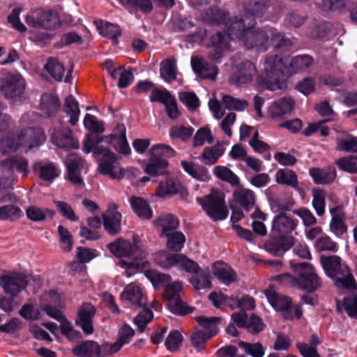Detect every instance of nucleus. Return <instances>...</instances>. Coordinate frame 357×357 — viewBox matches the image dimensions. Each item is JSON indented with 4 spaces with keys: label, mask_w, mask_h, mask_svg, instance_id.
<instances>
[{
    "label": "nucleus",
    "mask_w": 357,
    "mask_h": 357,
    "mask_svg": "<svg viewBox=\"0 0 357 357\" xmlns=\"http://www.w3.org/2000/svg\"><path fill=\"white\" fill-rule=\"evenodd\" d=\"M255 24V18L250 17L238 15L232 18L227 29V36L218 31L211 37L208 53L210 59L220 62L229 52L228 37L243 42L249 49L257 48L260 51H266L269 47L267 27L253 29Z\"/></svg>",
    "instance_id": "1"
},
{
    "label": "nucleus",
    "mask_w": 357,
    "mask_h": 357,
    "mask_svg": "<svg viewBox=\"0 0 357 357\" xmlns=\"http://www.w3.org/2000/svg\"><path fill=\"white\" fill-rule=\"evenodd\" d=\"M46 140V136L39 128H28L21 130L17 138L6 136L1 139L0 149L4 154L22 149L24 152L38 148Z\"/></svg>",
    "instance_id": "2"
},
{
    "label": "nucleus",
    "mask_w": 357,
    "mask_h": 357,
    "mask_svg": "<svg viewBox=\"0 0 357 357\" xmlns=\"http://www.w3.org/2000/svg\"><path fill=\"white\" fill-rule=\"evenodd\" d=\"M321 264L326 274L333 279L334 284L340 289L355 290L357 284L350 269L337 255L329 257L321 256Z\"/></svg>",
    "instance_id": "3"
},
{
    "label": "nucleus",
    "mask_w": 357,
    "mask_h": 357,
    "mask_svg": "<svg viewBox=\"0 0 357 357\" xmlns=\"http://www.w3.org/2000/svg\"><path fill=\"white\" fill-rule=\"evenodd\" d=\"M27 160L18 156H13L0 162V187L10 188L17 181L16 172L26 177L29 174Z\"/></svg>",
    "instance_id": "4"
},
{
    "label": "nucleus",
    "mask_w": 357,
    "mask_h": 357,
    "mask_svg": "<svg viewBox=\"0 0 357 357\" xmlns=\"http://www.w3.org/2000/svg\"><path fill=\"white\" fill-rule=\"evenodd\" d=\"M107 248L117 257H127L130 260H138L146 257V245L137 235H134L132 243L128 241L119 238L109 243Z\"/></svg>",
    "instance_id": "5"
},
{
    "label": "nucleus",
    "mask_w": 357,
    "mask_h": 357,
    "mask_svg": "<svg viewBox=\"0 0 357 357\" xmlns=\"http://www.w3.org/2000/svg\"><path fill=\"white\" fill-rule=\"evenodd\" d=\"M263 70L266 79L257 77V83L267 86L269 89L274 91L280 88V78L287 71V68L283 59L278 55L267 56L263 62Z\"/></svg>",
    "instance_id": "6"
},
{
    "label": "nucleus",
    "mask_w": 357,
    "mask_h": 357,
    "mask_svg": "<svg viewBox=\"0 0 357 357\" xmlns=\"http://www.w3.org/2000/svg\"><path fill=\"white\" fill-rule=\"evenodd\" d=\"M197 199L206 213L213 221L227 218L229 211L225 204L223 192L213 190L209 195Z\"/></svg>",
    "instance_id": "7"
},
{
    "label": "nucleus",
    "mask_w": 357,
    "mask_h": 357,
    "mask_svg": "<svg viewBox=\"0 0 357 357\" xmlns=\"http://www.w3.org/2000/svg\"><path fill=\"white\" fill-rule=\"evenodd\" d=\"M268 301L278 311L282 312V316L286 319H299L303 314L301 305L292 306V302L288 296L278 294L275 290L269 287L264 291Z\"/></svg>",
    "instance_id": "8"
},
{
    "label": "nucleus",
    "mask_w": 357,
    "mask_h": 357,
    "mask_svg": "<svg viewBox=\"0 0 357 357\" xmlns=\"http://www.w3.org/2000/svg\"><path fill=\"white\" fill-rule=\"evenodd\" d=\"M291 268L298 274L297 288L308 292L317 291L321 286V280L314 271V266L309 263H291Z\"/></svg>",
    "instance_id": "9"
},
{
    "label": "nucleus",
    "mask_w": 357,
    "mask_h": 357,
    "mask_svg": "<svg viewBox=\"0 0 357 357\" xmlns=\"http://www.w3.org/2000/svg\"><path fill=\"white\" fill-rule=\"evenodd\" d=\"M96 153H102L98 158L100 161L98 170L102 175L109 176L112 179L121 180L124 176V170L117 160L115 153L108 149H98Z\"/></svg>",
    "instance_id": "10"
},
{
    "label": "nucleus",
    "mask_w": 357,
    "mask_h": 357,
    "mask_svg": "<svg viewBox=\"0 0 357 357\" xmlns=\"http://www.w3.org/2000/svg\"><path fill=\"white\" fill-rule=\"evenodd\" d=\"M182 290L183 282L175 281L167 285L163 292L169 309L172 312L178 315H184L192 312L181 298L180 294Z\"/></svg>",
    "instance_id": "11"
},
{
    "label": "nucleus",
    "mask_w": 357,
    "mask_h": 357,
    "mask_svg": "<svg viewBox=\"0 0 357 357\" xmlns=\"http://www.w3.org/2000/svg\"><path fill=\"white\" fill-rule=\"evenodd\" d=\"M25 89V79L20 73H8L0 79V91L8 99L20 97Z\"/></svg>",
    "instance_id": "12"
},
{
    "label": "nucleus",
    "mask_w": 357,
    "mask_h": 357,
    "mask_svg": "<svg viewBox=\"0 0 357 357\" xmlns=\"http://www.w3.org/2000/svg\"><path fill=\"white\" fill-rule=\"evenodd\" d=\"M28 284L27 278L24 274L13 273L0 277V285L6 294L12 296L17 295L25 289Z\"/></svg>",
    "instance_id": "13"
},
{
    "label": "nucleus",
    "mask_w": 357,
    "mask_h": 357,
    "mask_svg": "<svg viewBox=\"0 0 357 357\" xmlns=\"http://www.w3.org/2000/svg\"><path fill=\"white\" fill-rule=\"evenodd\" d=\"M257 72L255 63L245 61L237 66L236 71L231 76L230 79L236 85L242 86L252 82Z\"/></svg>",
    "instance_id": "14"
},
{
    "label": "nucleus",
    "mask_w": 357,
    "mask_h": 357,
    "mask_svg": "<svg viewBox=\"0 0 357 357\" xmlns=\"http://www.w3.org/2000/svg\"><path fill=\"white\" fill-rule=\"evenodd\" d=\"M232 324L238 328H247L250 332L256 334L264 330V324L262 320L252 315L249 319L244 312H234L231 314Z\"/></svg>",
    "instance_id": "15"
},
{
    "label": "nucleus",
    "mask_w": 357,
    "mask_h": 357,
    "mask_svg": "<svg viewBox=\"0 0 357 357\" xmlns=\"http://www.w3.org/2000/svg\"><path fill=\"white\" fill-rule=\"evenodd\" d=\"M298 224V220L297 219L290 217L286 213L281 212L273 218L271 229L275 234L286 236L294 231Z\"/></svg>",
    "instance_id": "16"
},
{
    "label": "nucleus",
    "mask_w": 357,
    "mask_h": 357,
    "mask_svg": "<svg viewBox=\"0 0 357 357\" xmlns=\"http://www.w3.org/2000/svg\"><path fill=\"white\" fill-rule=\"evenodd\" d=\"M121 300L126 306H142L145 298L142 287L136 282L128 284L121 294Z\"/></svg>",
    "instance_id": "17"
},
{
    "label": "nucleus",
    "mask_w": 357,
    "mask_h": 357,
    "mask_svg": "<svg viewBox=\"0 0 357 357\" xmlns=\"http://www.w3.org/2000/svg\"><path fill=\"white\" fill-rule=\"evenodd\" d=\"M117 208L115 203H109L106 212L102 215L104 228L112 235L117 234L121 230V214Z\"/></svg>",
    "instance_id": "18"
},
{
    "label": "nucleus",
    "mask_w": 357,
    "mask_h": 357,
    "mask_svg": "<svg viewBox=\"0 0 357 357\" xmlns=\"http://www.w3.org/2000/svg\"><path fill=\"white\" fill-rule=\"evenodd\" d=\"M95 313V307L89 303H83L78 311L76 324L87 335H91L94 331L92 321Z\"/></svg>",
    "instance_id": "19"
},
{
    "label": "nucleus",
    "mask_w": 357,
    "mask_h": 357,
    "mask_svg": "<svg viewBox=\"0 0 357 357\" xmlns=\"http://www.w3.org/2000/svg\"><path fill=\"white\" fill-rule=\"evenodd\" d=\"M294 245V238L290 236L271 238L264 244L265 250L269 253L280 256Z\"/></svg>",
    "instance_id": "20"
},
{
    "label": "nucleus",
    "mask_w": 357,
    "mask_h": 357,
    "mask_svg": "<svg viewBox=\"0 0 357 357\" xmlns=\"http://www.w3.org/2000/svg\"><path fill=\"white\" fill-rule=\"evenodd\" d=\"M294 101L290 97H284L273 102L268 109V116L274 119H282L289 114L294 106Z\"/></svg>",
    "instance_id": "21"
},
{
    "label": "nucleus",
    "mask_w": 357,
    "mask_h": 357,
    "mask_svg": "<svg viewBox=\"0 0 357 357\" xmlns=\"http://www.w3.org/2000/svg\"><path fill=\"white\" fill-rule=\"evenodd\" d=\"M191 65L195 73L204 79H215L218 74V68L208 63L203 57L193 56Z\"/></svg>",
    "instance_id": "22"
},
{
    "label": "nucleus",
    "mask_w": 357,
    "mask_h": 357,
    "mask_svg": "<svg viewBox=\"0 0 357 357\" xmlns=\"http://www.w3.org/2000/svg\"><path fill=\"white\" fill-rule=\"evenodd\" d=\"M102 345L93 340H85L73 348L72 352L77 357H105Z\"/></svg>",
    "instance_id": "23"
},
{
    "label": "nucleus",
    "mask_w": 357,
    "mask_h": 357,
    "mask_svg": "<svg viewBox=\"0 0 357 357\" xmlns=\"http://www.w3.org/2000/svg\"><path fill=\"white\" fill-rule=\"evenodd\" d=\"M52 142L60 148H79V142L72 135V131L68 128L61 130H54L52 134Z\"/></svg>",
    "instance_id": "24"
},
{
    "label": "nucleus",
    "mask_w": 357,
    "mask_h": 357,
    "mask_svg": "<svg viewBox=\"0 0 357 357\" xmlns=\"http://www.w3.org/2000/svg\"><path fill=\"white\" fill-rule=\"evenodd\" d=\"M213 275L222 284L229 285L235 282L237 275L234 270L227 264L218 261L212 266Z\"/></svg>",
    "instance_id": "25"
},
{
    "label": "nucleus",
    "mask_w": 357,
    "mask_h": 357,
    "mask_svg": "<svg viewBox=\"0 0 357 357\" xmlns=\"http://www.w3.org/2000/svg\"><path fill=\"white\" fill-rule=\"evenodd\" d=\"M110 143L121 153L126 155L130 151L126 136V127L123 124L116 126L110 135Z\"/></svg>",
    "instance_id": "26"
},
{
    "label": "nucleus",
    "mask_w": 357,
    "mask_h": 357,
    "mask_svg": "<svg viewBox=\"0 0 357 357\" xmlns=\"http://www.w3.org/2000/svg\"><path fill=\"white\" fill-rule=\"evenodd\" d=\"M44 300L49 301V304L43 305L41 308L42 310L50 317L59 321L61 324L66 319L62 312L53 307V304H56L57 301L59 299V295L56 291L54 290L49 291L48 293L45 294L43 296Z\"/></svg>",
    "instance_id": "27"
},
{
    "label": "nucleus",
    "mask_w": 357,
    "mask_h": 357,
    "mask_svg": "<svg viewBox=\"0 0 357 357\" xmlns=\"http://www.w3.org/2000/svg\"><path fill=\"white\" fill-rule=\"evenodd\" d=\"M183 190V186L178 180L172 177H167L160 182L156 194L160 197H165L180 193Z\"/></svg>",
    "instance_id": "28"
},
{
    "label": "nucleus",
    "mask_w": 357,
    "mask_h": 357,
    "mask_svg": "<svg viewBox=\"0 0 357 357\" xmlns=\"http://www.w3.org/2000/svg\"><path fill=\"white\" fill-rule=\"evenodd\" d=\"M233 199L245 210L249 211L255 207L256 195L255 192L247 188L239 187L233 192Z\"/></svg>",
    "instance_id": "29"
},
{
    "label": "nucleus",
    "mask_w": 357,
    "mask_h": 357,
    "mask_svg": "<svg viewBox=\"0 0 357 357\" xmlns=\"http://www.w3.org/2000/svg\"><path fill=\"white\" fill-rule=\"evenodd\" d=\"M309 174L317 184H328L336 178V170L333 167L324 168L313 167L310 169Z\"/></svg>",
    "instance_id": "30"
},
{
    "label": "nucleus",
    "mask_w": 357,
    "mask_h": 357,
    "mask_svg": "<svg viewBox=\"0 0 357 357\" xmlns=\"http://www.w3.org/2000/svg\"><path fill=\"white\" fill-rule=\"evenodd\" d=\"M212 276L208 268L202 269L200 267L189 279V282L196 290L211 288Z\"/></svg>",
    "instance_id": "31"
},
{
    "label": "nucleus",
    "mask_w": 357,
    "mask_h": 357,
    "mask_svg": "<svg viewBox=\"0 0 357 357\" xmlns=\"http://www.w3.org/2000/svg\"><path fill=\"white\" fill-rule=\"evenodd\" d=\"M169 162L165 158H158L150 155L145 167L146 174L152 176H158L168 173Z\"/></svg>",
    "instance_id": "32"
},
{
    "label": "nucleus",
    "mask_w": 357,
    "mask_h": 357,
    "mask_svg": "<svg viewBox=\"0 0 357 357\" xmlns=\"http://www.w3.org/2000/svg\"><path fill=\"white\" fill-rule=\"evenodd\" d=\"M332 219L330 223L331 231L337 236H340L346 233L347 227L344 222V213L340 206L330 209Z\"/></svg>",
    "instance_id": "33"
},
{
    "label": "nucleus",
    "mask_w": 357,
    "mask_h": 357,
    "mask_svg": "<svg viewBox=\"0 0 357 357\" xmlns=\"http://www.w3.org/2000/svg\"><path fill=\"white\" fill-rule=\"evenodd\" d=\"M268 0H245L244 1V12L243 17H261L267 8Z\"/></svg>",
    "instance_id": "34"
},
{
    "label": "nucleus",
    "mask_w": 357,
    "mask_h": 357,
    "mask_svg": "<svg viewBox=\"0 0 357 357\" xmlns=\"http://www.w3.org/2000/svg\"><path fill=\"white\" fill-rule=\"evenodd\" d=\"M267 34L269 40V47L273 46L276 49L287 50L290 48L292 45L291 41L285 36L277 31L273 27H267Z\"/></svg>",
    "instance_id": "35"
},
{
    "label": "nucleus",
    "mask_w": 357,
    "mask_h": 357,
    "mask_svg": "<svg viewBox=\"0 0 357 357\" xmlns=\"http://www.w3.org/2000/svg\"><path fill=\"white\" fill-rule=\"evenodd\" d=\"M275 179L276 183L280 185H287L295 190L298 189L297 174L290 169L284 168L278 170Z\"/></svg>",
    "instance_id": "36"
},
{
    "label": "nucleus",
    "mask_w": 357,
    "mask_h": 357,
    "mask_svg": "<svg viewBox=\"0 0 357 357\" xmlns=\"http://www.w3.org/2000/svg\"><path fill=\"white\" fill-rule=\"evenodd\" d=\"M129 202L132 211L139 218L150 219L152 217V210L144 199L140 197L132 196Z\"/></svg>",
    "instance_id": "37"
},
{
    "label": "nucleus",
    "mask_w": 357,
    "mask_h": 357,
    "mask_svg": "<svg viewBox=\"0 0 357 357\" xmlns=\"http://www.w3.org/2000/svg\"><path fill=\"white\" fill-rule=\"evenodd\" d=\"M59 107L60 102L57 97L50 94H44L41 96L40 110L42 115L51 116Z\"/></svg>",
    "instance_id": "38"
},
{
    "label": "nucleus",
    "mask_w": 357,
    "mask_h": 357,
    "mask_svg": "<svg viewBox=\"0 0 357 357\" xmlns=\"http://www.w3.org/2000/svg\"><path fill=\"white\" fill-rule=\"evenodd\" d=\"M35 169L38 171L39 177L47 182H52L61 174L59 166L54 162L39 165Z\"/></svg>",
    "instance_id": "39"
},
{
    "label": "nucleus",
    "mask_w": 357,
    "mask_h": 357,
    "mask_svg": "<svg viewBox=\"0 0 357 357\" xmlns=\"http://www.w3.org/2000/svg\"><path fill=\"white\" fill-rule=\"evenodd\" d=\"M181 165L189 175L197 180L205 181L209 178L208 172L204 167L185 160H182Z\"/></svg>",
    "instance_id": "40"
},
{
    "label": "nucleus",
    "mask_w": 357,
    "mask_h": 357,
    "mask_svg": "<svg viewBox=\"0 0 357 357\" xmlns=\"http://www.w3.org/2000/svg\"><path fill=\"white\" fill-rule=\"evenodd\" d=\"M155 222L156 227L161 228V236L166 235L167 233L173 231L179 225L178 219L171 214L160 215L157 218Z\"/></svg>",
    "instance_id": "41"
},
{
    "label": "nucleus",
    "mask_w": 357,
    "mask_h": 357,
    "mask_svg": "<svg viewBox=\"0 0 357 357\" xmlns=\"http://www.w3.org/2000/svg\"><path fill=\"white\" fill-rule=\"evenodd\" d=\"M202 17L204 21L208 23L223 24L227 23L229 14L220 10L217 7H212L202 13Z\"/></svg>",
    "instance_id": "42"
},
{
    "label": "nucleus",
    "mask_w": 357,
    "mask_h": 357,
    "mask_svg": "<svg viewBox=\"0 0 357 357\" xmlns=\"http://www.w3.org/2000/svg\"><path fill=\"white\" fill-rule=\"evenodd\" d=\"M97 29L100 35L118 43V38L121 34V30L119 25L108 22L102 21L97 25Z\"/></svg>",
    "instance_id": "43"
},
{
    "label": "nucleus",
    "mask_w": 357,
    "mask_h": 357,
    "mask_svg": "<svg viewBox=\"0 0 357 357\" xmlns=\"http://www.w3.org/2000/svg\"><path fill=\"white\" fill-rule=\"evenodd\" d=\"M314 63L312 56L308 54L297 55L292 58L289 66L291 73H297L307 70Z\"/></svg>",
    "instance_id": "44"
},
{
    "label": "nucleus",
    "mask_w": 357,
    "mask_h": 357,
    "mask_svg": "<svg viewBox=\"0 0 357 357\" xmlns=\"http://www.w3.org/2000/svg\"><path fill=\"white\" fill-rule=\"evenodd\" d=\"M199 325L202 327L203 331L209 336L215 335L218 332V324L220 323V319L218 317H206L198 316L195 318Z\"/></svg>",
    "instance_id": "45"
},
{
    "label": "nucleus",
    "mask_w": 357,
    "mask_h": 357,
    "mask_svg": "<svg viewBox=\"0 0 357 357\" xmlns=\"http://www.w3.org/2000/svg\"><path fill=\"white\" fill-rule=\"evenodd\" d=\"M45 69L56 81H62L65 68L63 65L57 59L53 57L48 59L45 65Z\"/></svg>",
    "instance_id": "46"
},
{
    "label": "nucleus",
    "mask_w": 357,
    "mask_h": 357,
    "mask_svg": "<svg viewBox=\"0 0 357 357\" xmlns=\"http://www.w3.org/2000/svg\"><path fill=\"white\" fill-rule=\"evenodd\" d=\"M224 151L218 146H212L204 148L199 159L205 165H213L218 162Z\"/></svg>",
    "instance_id": "47"
},
{
    "label": "nucleus",
    "mask_w": 357,
    "mask_h": 357,
    "mask_svg": "<svg viewBox=\"0 0 357 357\" xmlns=\"http://www.w3.org/2000/svg\"><path fill=\"white\" fill-rule=\"evenodd\" d=\"M145 275L155 288H165L172 280L170 275L162 273L155 270L146 271Z\"/></svg>",
    "instance_id": "48"
},
{
    "label": "nucleus",
    "mask_w": 357,
    "mask_h": 357,
    "mask_svg": "<svg viewBox=\"0 0 357 357\" xmlns=\"http://www.w3.org/2000/svg\"><path fill=\"white\" fill-rule=\"evenodd\" d=\"M64 111L70 116V123L75 126L78 121L80 110L79 104L72 95H69L66 98L64 103Z\"/></svg>",
    "instance_id": "49"
},
{
    "label": "nucleus",
    "mask_w": 357,
    "mask_h": 357,
    "mask_svg": "<svg viewBox=\"0 0 357 357\" xmlns=\"http://www.w3.org/2000/svg\"><path fill=\"white\" fill-rule=\"evenodd\" d=\"M165 236L167 238V246L169 250L178 252L183 248L185 236L181 231H173Z\"/></svg>",
    "instance_id": "50"
},
{
    "label": "nucleus",
    "mask_w": 357,
    "mask_h": 357,
    "mask_svg": "<svg viewBox=\"0 0 357 357\" xmlns=\"http://www.w3.org/2000/svg\"><path fill=\"white\" fill-rule=\"evenodd\" d=\"M61 26V21L58 13L52 9L46 10L42 29L54 31L59 29Z\"/></svg>",
    "instance_id": "51"
},
{
    "label": "nucleus",
    "mask_w": 357,
    "mask_h": 357,
    "mask_svg": "<svg viewBox=\"0 0 357 357\" xmlns=\"http://www.w3.org/2000/svg\"><path fill=\"white\" fill-rule=\"evenodd\" d=\"M27 218L34 222L43 221L48 215L53 217L55 212L47 208H41L36 206H31L26 210Z\"/></svg>",
    "instance_id": "52"
},
{
    "label": "nucleus",
    "mask_w": 357,
    "mask_h": 357,
    "mask_svg": "<svg viewBox=\"0 0 357 357\" xmlns=\"http://www.w3.org/2000/svg\"><path fill=\"white\" fill-rule=\"evenodd\" d=\"M178 253L171 254L167 251H161L155 256V263L162 268L169 269L176 266Z\"/></svg>",
    "instance_id": "53"
},
{
    "label": "nucleus",
    "mask_w": 357,
    "mask_h": 357,
    "mask_svg": "<svg viewBox=\"0 0 357 357\" xmlns=\"http://www.w3.org/2000/svg\"><path fill=\"white\" fill-rule=\"evenodd\" d=\"M160 77L167 82H172L176 78V66L175 61L167 59L161 63L160 70Z\"/></svg>",
    "instance_id": "54"
},
{
    "label": "nucleus",
    "mask_w": 357,
    "mask_h": 357,
    "mask_svg": "<svg viewBox=\"0 0 357 357\" xmlns=\"http://www.w3.org/2000/svg\"><path fill=\"white\" fill-rule=\"evenodd\" d=\"M150 155H153L158 158H173L176 155V151L169 145L165 144H156L151 146L149 150Z\"/></svg>",
    "instance_id": "55"
},
{
    "label": "nucleus",
    "mask_w": 357,
    "mask_h": 357,
    "mask_svg": "<svg viewBox=\"0 0 357 357\" xmlns=\"http://www.w3.org/2000/svg\"><path fill=\"white\" fill-rule=\"evenodd\" d=\"M111 76L114 79L119 78L118 86L120 88H126L130 85L134 80L132 73L128 70H124L122 67L116 68L111 73Z\"/></svg>",
    "instance_id": "56"
},
{
    "label": "nucleus",
    "mask_w": 357,
    "mask_h": 357,
    "mask_svg": "<svg viewBox=\"0 0 357 357\" xmlns=\"http://www.w3.org/2000/svg\"><path fill=\"white\" fill-rule=\"evenodd\" d=\"M194 128L190 126L175 125L169 130V136L172 139H181L183 142L188 141L192 137Z\"/></svg>",
    "instance_id": "57"
},
{
    "label": "nucleus",
    "mask_w": 357,
    "mask_h": 357,
    "mask_svg": "<svg viewBox=\"0 0 357 357\" xmlns=\"http://www.w3.org/2000/svg\"><path fill=\"white\" fill-rule=\"evenodd\" d=\"M175 267L179 271H184L188 273L193 274L196 271H198L199 266L196 261L187 256L178 253Z\"/></svg>",
    "instance_id": "58"
},
{
    "label": "nucleus",
    "mask_w": 357,
    "mask_h": 357,
    "mask_svg": "<svg viewBox=\"0 0 357 357\" xmlns=\"http://www.w3.org/2000/svg\"><path fill=\"white\" fill-rule=\"evenodd\" d=\"M214 175L231 185H237L239 182L238 176L228 167L225 166H216L213 168Z\"/></svg>",
    "instance_id": "59"
},
{
    "label": "nucleus",
    "mask_w": 357,
    "mask_h": 357,
    "mask_svg": "<svg viewBox=\"0 0 357 357\" xmlns=\"http://www.w3.org/2000/svg\"><path fill=\"white\" fill-rule=\"evenodd\" d=\"M312 206L319 216H321L325 213L326 196V192L324 190H312Z\"/></svg>",
    "instance_id": "60"
},
{
    "label": "nucleus",
    "mask_w": 357,
    "mask_h": 357,
    "mask_svg": "<svg viewBox=\"0 0 357 357\" xmlns=\"http://www.w3.org/2000/svg\"><path fill=\"white\" fill-rule=\"evenodd\" d=\"M22 210L17 206L8 204L0 207V220L15 221L22 215Z\"/></svg>",
    "instance_id": "61"
},
{
    "label": "nucleus",
    "mask_w": 357,
    "mask_h": 357,
    "mask_svg": "<svg viewBox=\"0 0 357 357\" xmlns=\"http://www.w3.org/2000/svg\"><path fill=\"white\" fill-rule=\"evenodd\" d=\"M205 142L211 144L213 142V137L210 129L202 127L198 129L194 135L192 146L194 147L202 146Z\"/></svg>",
    "instance_id": "62"
},
{
    "label": "nucleus",
    "mask_w": 357,
    "mask_h": 357,
    "mask_svg": "<svg viewBox=\"0 0 357 357\" xmlns=\"http://www.w3.org/2000/svg\"><path fill=\"white\" fill-rule=\"evenodd\" d=\"M222 105L229 110L243 111L248 107V102L245 100L224 95L222 98Z\"/></svg>",
    "instance_id": "63"
},
{
    "label": "nucleus",
    "mask_w": 357,
    "mask_h": 357,
    "mask_svg": "<svg viewBox=\"0 0 357 357\" xmlns=\"http://www.w3.org/2000/svg\"><path fill=\"white\" fill-rule=\"evenodd\" d=\"M335 163L340 169L344 172L350 174L357 173V155L342 157Z\"/></svg>",
    "instance_id": "64"
}]
</instances>
